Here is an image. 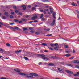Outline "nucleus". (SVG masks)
I'll list each match as a JSON object with an SVG mask.
<instances>
[{
	"label": "nucleus",
	"instance_id": "a18cd8bd",
	"mask_svg": "<svg viewBox=\"0 0 79 79\" xmlns=\"http://www.w3.org/2000/svg\"><path fill=\"white\" fill-rule=\"evenodd\" d=\"M73 53H75L76 52V51H75V50H74V49H73Z\"/></svg>",
	"mask_w": 79,
	"mask_h": 79
},
{
	"label": "nucleus",
	"instance_id": "cd10ccee",
	"mask_svg": "<svg viewBox=\"0 0 79 79\" xmlns=\"http://www.w3.org/2000/svg\"><path fill=\"white\" fill-rule=\"evenodd\" d=\"M43 16H44V14H41V16L40 17V18H42L43 17Z\"/></svg>",
	"mask_w": 79,
	"mask_h": 79
},
{
	"label": "nucleus",
	"instance_id": "c9c22d12",
	"mask_svg": "<svg viewBox=\"0 0 79 79\" xmlns=\"http://www.w3.org/2000/svg\"><path fill=\"white\" fill-rule=\"evenodd\" d=\"M2 19H6V17H5V16H3L2 17Z\"/></svg>",
	"mask_w": 79,
	"mask_h": 79
},
{
	"label": "nucleus",
	"instance_id": "5fc2aeb1",
	"mask_svg": "<svg viewBox=\"0 0 79 79\" xmlns=\"http://www.w3.org/2000/svg\"><path fill=\"white\" fill-rule=\"evenodd\" d=\"M77 13H78L79 15V11H78V10H76Z\"/></svg>",
	"mask_w": 79,
	"mask_h": 79
},
{
	"label": "nucleus",
	"instance_id": "9b49d317",
	"mask_svg": "<svg viewBox=\"0 0 79 79\" xmlns=\"http://www.w3.org/2000/svg\"><path fill=\"white\" fill-rule=\"evenodd\" d=\"M3 25L4 26H6V27H8V24L6 23H4Z\"/></svg>",
	"mask_w": 79,
	"mask_h": 79
},
{
	"label": "nucleus",
	"instance_id": "c85d7f7f",
	"mask_svg": "<svg viewBox=\"0 0 79 79\" xmlns=\"http://www.w3.org/2000/svg\"><path fill=\"white\" fill-rule=\"evenodd\" d=\"M67 66H71V67H72V68H73V66H73V65H72L71 64L67 65Z\"/></svg>",
	"mask_w": 79,
	"mask_h": 79
},
{
	"label": "nucleus",
	"instance_id": "37998d69",
	"mask_svg": "<svg viewBox=\"0 0 79 79\" xmlns=\"http://www.w3.org/2000/svg\"><path fill=\"white\" fill-rule=\"evenodd\" d=\"M51 47H53L54 46V45L53 44H51Z\"/></svg>",
	"mask_w": 79,
	"mask_h": 79
},
{
	"label": "nucleus",
	"instance_id": "4be33fe9",
	"mask_svg": "<svg viewBox=\"0 0 79 79\" xmlns=\"http://www.w3.org/2000/svg\"><path fill=\"white\" fill-rule=\"evenodd\" d=\"M42 45H44V46H47V44L46 43H43L42 44Z\"/></svg>",
	"mask_w": 79,
	"mask_h": 79
},
{
	"label": "nucleus",
	"instance_id": "a211bd4d",
	"mask_svg": "<svg viewBox=\"0 0 79 79\" xmlns=\"http://www.w3.org/2000/svg\"><path fill=\"white\" fill-rule=\"evenodd\" d=\"M52 34H50L46 35V36H48V37H50V36H52Z\"/></svg>",
	"mask_w": 79,
	"mask_h": 79
},
{
	"label": "nucleus",
	"instance_id": "6e6d98bb",
	"mask_svg": "<svg viewBox=\"0 0 79 79\" xmlns=\"http://www.w3.org/2000/svg\"><path fill=\"white\" fill-rule=\"evenodd\" d=\"M40 11H41V12H43L44 11H43V10H39Z\"/></svg>",
	"mask_w": 79,
	"mask_h": 79
},
{
	"label": "nucleus",
	"instance_id": "4468645a",
	"mask_svg": "<svg viewBox=\"0 0 79 79\" xmlns=\"http://www.w3.org/2000/svg\"><path fill=\"white\" fill-rule=\"evenodd\" d=\"M59 48V46H57L56 47H54V49L55 50H57V49Z\"/></svg>",
	"mask_w": 79,
	"mask_h": 79
},
{
	"label": "nucleus",
	"instance_id": "39448f33",
	"mask_svg": "<svg viewBox=\"0 0 79 79\" xmlns=\"http://www.w3.org/2000/svg\"><path fill=\"white\" fill-rule=\"evenodd\" d=\"M65 71H66V72H67V73H69V74H73V72L70 71L69 70H65Z\"/></svg>",
	"mask_w": 79,
	"mask_h": 79
},
{
	"label": "nucleus",
	"instance_id": "c756f323",
	"mask_svg": "<svg viewBox=\"0 0 79 79\" xmlns=\"http://www.w3.org/2000/svg\"><path fill=\"white\" fill-rule=\"evenodd\" d=\"M15 13H18L19 10H15Z\"/></svg>",
	"mask_w": 79,
	"mask_h": 79
},
{
	"label": "nucleus",
	"instance_id": "bf43d9fd",
	"mask_svg": "<svg viewBox=\"0 0 79 79\" xmlns=\"http://www.w3.org/2000/svg\"><path fill=\"white\" fill-rule=\"evenodd\" d=\"M0 24H1V25H3V24L2 23V22H0Z\"/></svg>",
	"mask_w": 79,
	"mask_h": 79
},
{
	"label": "nucleus",
	"instance_id": "423d86ee",
	"mask_svg": "<svg viewBox=\"0 0 79 79\" xmlns=\"http://www.w3.org/2000/svg\"><path fill=\"white\" fill-rule=\"evenodd\" d=\"M55 20L54 19L53 20V21L52 22V23L51 24V26H54V24H55Z\"/></svg>",
	"mask_w": 79,
	"mask_h": 79
},
{
	"label": "nucleus",
	"instance_id": "412c9836",
	"mask_svg": "<svg viewBox=\"0 0 79 79\" xmlns=\"http://www.w3.org/2000/svg\"><path fill=\"white\" fill-rule=\"evenodd\" d=\"M58 70H59V71H63V69L60 68H58Z\"/></svg>",
	"mask_w": 79,
	"mask_h": 79
},
{
	"label": "nucleus",
	"instance_id": "4c0bfd02",
	"mask_svg": "<svg viewBox=\"0 0 79 79\" xmlns=\"http://www.w3.org/2000/svg\"><path fill=\"white\" fill-rule=\"evenodd\" d=\"M29 29H30V30H32V29H33V28L30 27L29 28Z\"/></svg>",
	"mask_w": 79,
	"mask_h": 79
},
{
	"label": "nucleus",
	"instance_id": "1a4fd4ad",
	"mask_svg": "<svg viewBox=\"0 0 79 79\" xmlns=\"http://www.w3.org/2000/svg\"><path fill=\"white\" fill-rule=\"evenodd\" d=\"M72 68H78V69H79V66H78V65L73 66V67H72Z\"/></svg>",
	"mask_w": 79,
	"mask_h": 79
},
{
	"label": "nucleus",
	"instance_id": "49530a36",
	"mask_svg": "<svg viewBox=\"0 0 79 79\" xmlns=\"http://www.w3.org/2000/svg\"><path fill=\"white\" fill-rule=\"evenodd\" d=\"M15 22H18V20L15 19Z\"/></svg>",
	"mask_w": 79,
	"mask_h": 79
},
{
	"label": "nucleus",
	"instance_id": "6ab92c4d",
	"mask_svg": "<svg viewBox=\"0 0 79 79\" xmlns=\"http://www.w3.org/2000/svg\"><path fill=\"white\" fill-rule=\"evenodd\" d=\"M43 2H49L48 0H42Z\"/></svg>",
	"mask_w": 79,
	"mask_h": 79
},
{
	"label": "nucleus",
	"instance_id": "864d4df0",
	"mask_svg": "<svg viewBox=\"0 0 79 79\" xmlns=\"http://www.w3.org/2000/svg\"><path fill=\"white\" fill-rule=\"evenodd\" d=\"M33 22H34V21H30L29 22V23L31 24V23H33Z\"/></svg>",
	"mask_w": 79,
	"mask_h": 79
},
{
	"label": "nucleus",
	"instance_id": "f3484780",
	"mask_svg": "<svg viewBox=\"0 0 79 79\" xmlns=\"http://www.w3.org/2000/svg\"><path fill=\"white\" fill-rule=\"evenodd\" d=\"M48 65L51 66H54V64L53 63H49L48 64Z\"/></svg>",
	"mask_w": 79,
	"mask_h": 79
},
{
	"label": "nucleus",
	"instance_id": "4d7b16f0",
	"mask_svg": "<svg viewBox=\"0 0 79 79\" xmlns=\"http://www.w3.org/2000/svg\"><path fill=\"white\" fill-rule=\"evenodd\" d=\"M19 15H22V13H21V12H19Z\"/></svg>",
	"mask_w": 79,
	"mask_h": 79
},
{
	"label": "nucleus",
	"instance_id": "3c124183",
	"mask_svg": "<svg viewBox=\"0 0 79 79\" xmlns=\"http://www.w3.org/2000/svg\"><path fill=\"white\" fill-rule=\"evenodd\" d=\"M1 79H6V78L5 77H2L1 78Z\"/></svg>",
	"mask_w": 79,
	"mask_h": 79
},
{
	"label": "nucleus",
	"instance_id": "7c9ffc66",
	"mask_svg": "<svg viewBox=\"0 0 79 79\" xmlns=\"http://www.w3.org/2000/svg\"><path fill=\"white\" fill-rule=\"evenodd\" d=\"M9 24L10 25H13V24H15V23H9Z\"/></svg>",
	"mask_w": 79,
	"mask_h": 79
},
{
	"label": "nucleus",
	"instance_id": "5701e85b",
	"mask_svg": "<svg viewBox=\"0 0 79 79\" xmlns=\"http://www.w3.org/2000/svg\"><path fill=\"white\" fill-rule=\"evenodd\" d=\"M50 11L51 13H53V9H52V8H50Z\"/></svg>",
	"mask_w": 79,
	"mask_h": 79
},
{
	"label": "nucleus",
	"instance_id": "c03bdc74",
	"mask_svg": "<svg viewBox=\"0 0 79 79\" xmlns=\"http://www.w3.org/2000/svg\"><path fill=\"white\" fill-rule=\"evenodd\" d=\"M40 33L39 32H36L35 34H40Z\"/></svg>",
	"mask_w": 79,
	"mask_h": 79
},
{
	"label": "nucleus",
	"instance_id": "6e6552de",
	"mask_svg": "<svg viewBox=\"0 0 79 79\" xmlns=\"http://www.w3.org/2000/svg\"><path fill=\"white\" fill-rule=\"evenodd\" d=\"M14 71H15L16 72H20V71H21V70L19 69H14Z\"/></svg>",
	"mask_w": 79,
	"mask_h": 79
},
{
	"label": "nucleus",
	"instance_id": "09e8293b",
	"mask_svg": "<svg viewBox=\"0 0 79 79\" xmlns=\"http://www.w3.org/2000/svg\"><path fill=\"white\" fill-rule=\"evenodd\" d=\"M73 75H74L75 76H77L78 75L77 74H73Z\"/></svg>",
	"mask_w": 79,
	"mask_h": 79
},
{
	"label": "nucleus",
	"instance_id": "a878e982",
	"mask_svg": "<svg viewBox=\"0 0 79 79\" xmlns=\"http://www.w3.org/2000/svg\"><path fill=\"white\" fill-rule=\"evenodd\" d=\"M13 8H14V9H16V6L15 5H13Z\"/></svg>",
	"mask_w": 79,
	"mask_h": 79
},
{
	"label": "nucleus",
	"instance_id": "ddd939ff",
	"mask_svg": "<svg viewBox=\"0 0 79 79\" xmlns=\"http://www.w3.org/2000/svg\"><path fill=\"white\" fill-rule=\"evenodd\" d=\"M65 56H66L67 57H68L69 56H71V55L69 54H66L65 55Z\"/></svg>",
	"mask_w": 79,
	"mask_h": 79
},
{
	"label": "nucleus",
	"instance_id": "e433bc0d",
	"mask_svg": "<svg viewBox=\"0 0 79 79\" xmlns=\"http://www.w3.org/2000/svg\"><path fill=\"white\" fill-rule=\"evenodd\" d=\"M0 51H1V52H4V51L3 50V49H2L1 48H0Z\"/></svg>",
	"mask_w": 79,
	"mask_h": 79
},
{
	"label": "nucleus",
	"instance_id": "f257e3e1",
	"mask_svg": "<svg viewBox=\"0 0 79 79\" xmlns=\"http://www.w3.org/2000/svg\"><path fill=\"white\" fill-rule=\"evenodd\" d=\"M20 75H22V76H26L27 77V78H29L30 79H32L33 77V76H38L39 75L36 73H32L29 74H24L23 73H21V72H19L18 73Z\"/></svg>",
	"mask_w": 79,
	"mask_h": 79
},
{
	"label": "nucleus",
	"instance_id": "aec40b11",
	"mask_svg": "<svg viewBox=\"0 0 79 79\" xmlns=\"http://www.w3.org/2000/svg\"><path fill=\"white\" fill-rule=\"evenodd\" d=\"M23 58H24V59H25V60H27H27H29V59H28V58L26 57H24Z\"/></svg>",
	"mask_w": 79,
	"mask_h": 79
},
{
	"label": "nucleus",
	"instance_id": "680f3d73",
	"mask_svg": "<svg viewBox=\"0 0 79 79\" xmlns=\"http://www.w3.org/2000/svg\"><path fill=\"white\" fill-rule=\"evenodd\" d=\"M28 8H31V5H28Z\"/></svg>",
	"mask_w": 79,
	"mask_h": 79
},
{
	"label": "nucleus",
	"instance_id": "774afa93",
	"mask_svg": "<svg viewBox=\"0 0 79 79\" xmlns=\"http://www.w3.org/2000/svg\"><path fill=\"white\" fill-rule=\"evenodd\" d=\"M77 17L79 19V15H77Z\"/></svg>",
	"mask_w": 79,
	"mask_h": 79
},
{
	"label": "nucleus",
	"instance_id": "69168bd1",
	"mask_svg": "<svg viewBox=\"0 0 79 79\" xmlns=\"http://www.w3.org/2000/svg\"><path fill=\"white\" fill-rule=\"evenodd\" d=\"M32 33L34 32V31H32V30H31V31H30Z\"/></svg>",
	"mask_w": 79,
	"mask_h": 79
},
{
	"label": "nucleus",
	"instance_id": "ea45409f",
	"mask_svg": "<svg viewBox=\"0 0 79 79\" xmlns=\"http://www.w3.org/2000/svg\"><path fill=\"white\" fill-rule=\"evenodd\" d=\"M74 58V57H70L69 59H70V60H73V58Z\"/></svg>",
	"mask_w": 79,
	"mask_h": 79
},
{
	"label": "nucleus",
	"instance_id": "2eb2a0df",
	"mask_svg": "<svg viewBox=\"0 0 79 79\" xmlns=\"http://www.w3.org/2000/svg\"><path fill=\"white\" fill-rule=\"evenodd\" d=\"M22 21H24V22H26L27 21V19H22Z\"/></svg>",
	"mask_w": 79,
	"mask_h": 79
},
{
	"label": "nucleus",
	"instance_id": "603ef678",
	"mask_svg": "<svg viewBox=\"0 0 79 79\" xmlns=\"http://www.w3.org/2000/svg\"><path fill=\"white\" fill-rule=\"evenodd\" d=\"M42 64V62H39V65H40V64Z\"/></svg>",
	"mask_w": 79,
	"mask_h": 79
},
{
	"label": "nucleus",
	"instance_id": "f704fd0d",
	"mask_svg": "<svg viewBox=\"0 0 79 79\" xmlns=\"http://www.w3.org/2000/svg\"><path fill=\"white\" fill-rule=\"evenodd\" d=\"M23 23L22 21H21L19 22V24H21V23Z\"/></svg>",
	"mask_w": 79,
	"mask_h": 79
},
{
	"label": "nucleus",
	"instance_id": "393cba45",
	"mask_svg": "<svg viewBox=\"0 0 79 79\" xmlns=\"http://www.w3.org/2000/svg\"><path fill=\"white\" fill-rule=\"evenodd\" d=\"M9 27L10 28V29H12V30H14V28L12 27L9 26Z\"/></svg>",
	"mask_w": 79,
	"mask_h": 79
},
{
	"label": "nucleus",
	"instance_id": "20e7f679",
	"mask_svg": "<svg viewBox=\"0 0 79 79\" xmlns=\"http://www.w3.org/2000/svg\"><path fill=\"white\" fill-rule=\"evenodd\" d=\"M38 56H41L42 57V58H45V57L46 56L44 54H38Z\"/></svg>",
	"mask_w": 79,
	"mask_h": 79
},
{
	"label": "nucleus",
	"instance_id": "473e14b6",
	"mask_svg": "<svg viewBox=\"0 0 79 79\" xmlns=\"http://www.w3.org/2000/svg\"><path fill=\"white\" fill-rule=\"evenodd\" d=\"M58 44H57V43H55L54 44V46H58Z\"/></svg>",
	"mask_w": 79,
	"mask_h": 79
},
{
	"label": "nucleus",
	"instance_id": "58836bf2",
	"mask_svg": "<svg viewBox=\"0 0 79 79\" xmlns=\"http://www.w3.org/2000/svg\"><path fill=\"white\" fill-rule=\"evenodd\" d=\"M64 47H65V48H68V46L67 45H65Z\"/></svg>",
	"mask_w": 79,
	"mask_h": 79
},
{
	"label": "nucleus",
	"instance_id": "8fccbe9b",
	"mask_svg": "<svg viewBox=\"0 0 79 79\" xmlns=\"http://www.w3.org/2000/svg\"><path fill=\"white\" fill-rule=\"evenodd\" d=\"M26 8L25 7H24L23 8V10H26Z\"/></svg>",
	"mask_w": 79,
	"mask_h": 79
},
{
	"label": "nucleus",
	"instance_id": "f03ea898",
	"mask_svg": "<svg viewBox=\"0 0 79 79\" xmlns=\"http://www.w3.org/2000/svg\"><path fill=\"white\" fill-rule=\"evenodd\" d=\"M37 15H34L33 16V17L31 18V19L32 20H35V19L37 18Z\"/></svg>",
	"mask_w": 79,
	"mask_h": 79
},
{
	"label": "nucleus",
	"instance_id": "9d476101",
	"mask_svg": "<svg viewBox=\"0 0 79 79\" xmlns=\"http://www.w3.org/2000/svg\"><path fill=\"white\" fill-rule=\"evenodd\" d=\"M74 63H79V60H74L73 61Z\"/></svg>",
	"mask_w": 79,
	"mask_h": 79
},
{
	"label": "nucleus",
	"instance_id": "0e129e2a",
	"mask_svg": "<svg viewBox=\"0 0 79 79\" xmlns=\"http://www.w3.org/2000/svg\"><path fill=\"white\" fill-rule=\"evenodd\" d=\"M14 12H12L11 13V15H14Z\"/></svg>",
	"mask_w": 79,
	"mask_h": 79
},
{
	"label": "nucleus",
	"instance_id": "e2e57ef3",
	"mask_svg": "<svg viewBox=\"0 0 79 79\" xmlns=\"http://www.w3.org/2000/svg\"><path fill=\"white\" fill-rule=\"evenodd\" d=\"M7 14H8V13L5 12V13H4V15H6Z\"/></svg>",
	"mask_w": 79,
	"mask_h": 79
},
{
	"label": "nucleus",
	"instance_id": "bb28decb",
	"mask_svg": "<svg viewBox=\"0 0 79 79\" xmlns=\"http://www.w3.org/2000/svg\"><path fill=\"white\" fill-rule=\"evenodd\" d=\"M48 48H49V49L50 50H53V48H52L51 47H48Z\"/></svg>",
	"mask_w": 79,
	"mask_h": 79
},
{
	"label": "nucleus",
	"instance_id": "b1692460",
	"mask_svg": "<svg viewBox=\"0 0 79 79\" xmlns=\"http://www.w3.org/2000/svg\"><path fill=\"white\" fill-rule=\"evenodd\" d=\"M6 45H7V46H8V47H10V44L8 43L6 44Z\"/></svg>",
	"mask_w": 79,
	"mask_h": 79
},
{
	"label": "nucleus",
	"instance_id": "13d9d810",
	"mask_svg": "<svg viewBox=\"0 0 79 79\" xmlns=\"http://www.w3.org/2000/svg\"><path fill=\"white\" fill-rule=\"evenodd\" d=\"M44 20H45V19H44V18H42V21H44Z\"/></svg>",
	"mask_w": 79,
	"mask_h": 79
},
{
	"label": "nucleus",
	"instance_id": "2f4dec72",
	"mask_svg": "<svg viewBox=\"0 0 79 79\" xmlns=\"http://www.w3.org/2000/svg\"><path fill=\"white\" fill-rule=\"evenodd\" d=\"M15 29H16L17 30H18V27H15L14 28V30H15Z\"/></svg>",
	"mask_w": 79,
	"mask_h": 79
},
{
	"label": "nucleus",
	"instance_id": "f8f14e48",
	"mask_svg": "<svg viewBox=\"0 0 79 79\" xmlns=\"http://www.w3.org/2000/svg\"><path fill=\"white\" fill-rule=\"evenodd\" d=\"M72 5H73V6H77V5L76 4L74 3V2H73L71 3Z\"/></svg>",
	"mask_w": 79,
	"mask_h": 79
},
{
	"label": "nucleus",
	"instance_id": "a19ab883",
	"mask_svg": "<svg viewBox=\"0 0 79 79\" xmlns=\"http://www.w3.org/2000/svg\"><path fill=\"white\" fill-rule=\"evenodd\" d=\"M10 18H13V16H12V15H10Z\"/></svg>",
	"mask_w": 79,
	"mask_h": 79
},
{
	"label": "nucleus",
	"instance_id": "79ce46f5",
	"mask_svg": "<svg viewBox=\"0 0 79 79\" xmlns=\"http://www.w3.org/2000/svg\"><path fill=\"white\" fill-rule=\"evenodd\" d=\"M50 30V28H48L46 30L47 31H49Z\"/></svg>",
	"mask_w": 79,
	"mask_h": 79
},
{
	"label": "nucleus",
	"instance_id": "72a5a7b5",
	"mask_svg": "<svg viewBox=\"0 0 79 79\" xmlns=\"http://www.w3.org/2000/svg\"><path fill=\"white\" fill-rule=\"evenodd\" d=\"M26 30H27V28H23V31H26Z\"/></svg>",
	"mask_w": 79,
	"mask_h": 79
},
{
	"label": "nucleus",
	"instance_id": "dca6fc26",
	"mask_svg": "<svg viewBox=\"0 0 79 79\" xmlns=\"http://www.w3.org/2000/svg\"><path fill=\"white\" fill-rule=\"evenodd\" d=\"M55 15H56V13L54 12L53 13V17L54 18H55Z\"/></svg>",
	"mask_w": 79,
	"mask_h": 79
},
{
	"label": "nucleus",
	"instance_id": "0eeeda50",
	"mask_svg": "<svg viewBox=\"0 0 79 79\" xmlns=\"http://www.w3.org/2000/svg\"><path fill=\"white\" fill-rule=\"evenodd\" d=\"M21 51H22V50H19V51H15V53H16V54H18V53H20V52H21Z\"/></svg>",
	"mask_w": 79,
	"mask_h": 79
},
{
	"label": "nucleus",
	"instance_id": "052dcab7",
	"mask_svg": "<svg viewBox=\"0 0 79 79\" xmlns=\"http://www.w3.org/2000/svg\"><path fill=\"white\" fill-rule=\"evenodd\" d=\"M28 17H29V16L28 15H26V16H25V17L26 18H28Z\"/></svg>",
	"mask_w": 79,
	"mask_h": 79
},
{
	"label": "nucleus",
	"instance_id": "338daca9",
	"mask_svg": "<svg viewBox=\"0 0 79 79\" xmlns=\"http://www.w3.org/2000/svg\"><path fill=\"white\" fill-rule=\"evenodd\" d=\"M77 3H78L79 4V1H77Z\"/></svg>",
	"mask_w": 79,
	"mask_h": 79
},
{
	"label": "nucleus",
	"instance_id": "7ed1b4c3",
	"mask_svg": "<svg viewBox=\"0 0 79 79\" xmlns=\"http://www.w3.org/2000/svg\"><path fill=\"white\" fill-rule=\"evenodd\" d=\"M41 58L45 60V61H47L48 60H49V59L47 57H41Z\"/></svg>",
	"mask_w": 79,
	"mask_h": 79
},
{
	"label": "nucleus",
	"instance_id": "de8ad7c7",
	"mask_svg": "<svg viewBox=\"0 0 79 79\" xmlns=\"http://www.w3.org/2000/svg\"><path fill=\"white\" fill-rule=\"evenodd\" d=\"M38 22V21L37 20H36L34 21V23H37Z\"/></svg>",
	"mask_w": 79,
	"mask_h": 79
}]
</instances>
